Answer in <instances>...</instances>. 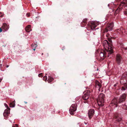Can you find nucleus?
Listing matches in <instances>:
<instances>
[{"instance_id":"20","label":"nucleus","mask_w":127,"mask_h":127,"mask_svg":"<svg viewBox=\"0 0 127 127\" xmlns=\"http://www.w3.org/2000/svg\"><path fill=\"white\" fill-rule=\"evenodd\" d=\"M119 30L122 32L123 34H124V32H125V30L123 29V28H121V29H119Z\"/></svg>"},{"instance_id":"1","label":"nucleus","mask_w":127,"mask_h":127,"mask_svg":"<svg viewBox=\"0 0 127 127\" xmlns=\"http://www.w3.org/2000/svg\"><path fill=\"white\" fill-rule=\"evenodd\" d=\"M103 46L105 52H108V57L109 56V54H111L113 53V50L111 45L107 40H105L103 41Z\"/></svg>"},{"instance_id":"8","label":"nucleus","mask_w":127,"mask_h":127,"mask_svg":"<svg viewBox=\"0 0 127 127\" xmlns=\"http://www.w3.org/2000/svg\"><path fill=\"white\" fill-rule=\"evenodd\" d=\"M126 96V95L125 94H123L119 99V102L121 103L123 101H124L125 99Z\"/></svg>"},{"instance_id":"25","label":"nucleus","mask_w":127,"mask_h":127,"mask_svg":"<svg viewBox=\"0 0 127 127\" xmlns=\"http://www.w3.org/2000/svg\"><path fill=\"white\" fill-rule=\"evenodd\" d=\"M123 108L125 110H127V106L126 105H125L123 107Z\"/></svg>"},{"instance_id":"6","label":"nucleus","mask_w":127,"mask_h":127,"mask_svg":"<svg viewBox=\"0 0 127 127\" xmlns=\"http://www.w3.org/2000/svg\"><path fill=\"white\" fill-rule=\"evenodd\" d=\"M113 27V24L112 23H110L108 25V27L104 30V32H107L108 31H111L112 30Z\"/></svg>"},{"instance_id":"21","label":"nucleus","mask_w":127,"mask_h":127,"mask_svg":"<svg viewBox=\"0 0 127 127\" xmlns=\"http://www.w3.org/2000/svg\"><path fill=\"white\" fill-rule=\"evenodd\" d=\"M108 40L109 41V44L111 45V46L112 45V41L111 39V38H109L108 39Z\"/></svg>"},{"instance_id":"23","label":"nucleus","mask_w":127,"mask_h":127,"mask_svg":"<svg viewBox=\"0 0 127 127\" xmlns=\"http://www.w3.org/2000/svg\"><path fill=\"white\" fill-rule=\"evenodd\" d=\"M127 0H124L122 2H121V4H125L127 2Z\"/></svg>"},{"instance_id":"34","label":"nucleus","mask_w":127,"mask_h":127,"mask_svg":"<svg viewBox=\"0 0 127 127\" xmlns=\"http://www.w3.org/2000/svg\"><path fill=\"white\" fill-rule=\"evenodd\" d=\"M16 127H17L18 126H17V125H16ZM12 127H14V126H12Z\"/></svg>"},{"instance_id":"4","label":"nucleus","mask_w":127,"mask_h":127,"mask_svg":"<svg viewBox=\"0 0 127 127\" xmlns=\"http://www.w3.org/2000/svg\"><path fill=\"white\" fill-rule=\"evenodd\" d=\"M95 112L94 109H90L88 112V117L90 119H91L93 116Z\"/></svg>"},{"instance_id":"40","label":"nucleus","mask_w":127,"mask_h":127,"mask_svg":"<svg viewBox=\"0 0 127 127\" xmlns=\"http://www.w3.org/2000/svg\"><path fill=\"white\" fill-rule=\"evenodd\" d=\"M25 103H27V102H25Z\"/></svg>"},{"instance_id":"7","label":"nucleus","mask_w":127,"mask_h":127,"mask_svg":"<svg viewBox=\"0 0 127 127\" xmlns=\"http://www.w3.org/2000/svg\"><path fill=\"white\" fill-rule=\"evenodd\" d=\"M90 92L89 91H87L82 96L84 100L88 99L90 95Z\"/></svg>"},{"instance_id":"3","label":"nucleus","mask_w":127,"mask_h":127,"mask_svg":"<svg viewBox=\"0 0 127 127\" xmlns=\"http://www.w3.org/2000/svg\"><path fill=\"white\" fill-rule=\"evenodd\" d=\"M76 110V105L75 104H73L70 107L69 111L71 115H73L75 111Z\"/></svg>"},{"instance_id":"31","label":"nucleus","mask_w":127,"mask_h":127,"mask_svg":"<svg viewBox=\"0 0 127 127\" xmlns=\"http://www.w3.org/2000/svg\"><path fill=\"white\" fill-rule=\"evenodd\" d=\"M2 31V30L1 28H0V32H1Z\"/></svg>"},{"instance_id":"33","label":"nucleus","mask_w":127,"mask_h":127,"mask_svg":"<svg viewBox=\"0 0 127 127\" xmlns=\"http://www.w3.org/2000/svg\"><path fill=\"white\" fill-rule=\"evenodd\" d=\"M125 50H127V48H124Z\"/></svg>"},{"instance_id":"35","label":"nucleus","mask_w":127,"mask_h":127,"mask_svg":"<svg viewBox=\"0 0 127 127\" xmlns=\"http://www.w3.org/2000/svg\"><path fill=\"white\" fill-rule=\"evenodd\" d=\"M87 123L85 122V125H87Z\"/></svg>"},{"instance_id":"28","label":"nucleus","mask_w":127,"mask_h":127,"mask_svg":"<svg viewBox=\"0 0 127 127\" xmlns=\"http://www.w3.org/2000/svg\"><path fill=\"white\" fill-rule=\"evenodd\" d=\"M4 105H5V107H6L7 109L8 108H9L8 107V106L6 104H4Z\"/></svg>"},{"instance_id":"12","label":"nucleus","mask_w":127,"mask_h":127,"mask_svg":"<svg viewBox=\"0 0 127 127\" xmlns=\"http://www.w3.org/2000/svg\"><path fill=\"white\" fill-rule=\"evenodd\" d=\"M95 86L99 89L101 87L102 85L98 81H95Z\"/></svg>"},{"instance_id":"36","label":"nucleus","mask_w":127,"mask_h":127,"mask_svg":"<svg viewBox=\"0 0 127 127\" xmlns=\"http://www.w3.org/2000/svg\"><path fill=\"white\" fill-rule=\"evenodd\" d=\"M9 67V65H7V66H6V67Z\"/></svg>"},{"instance_id":"39","label":"nucleus","mask_w":127,"mask_h":127,"mask_svg":"<svg viewBox=\"0 0 127 127\" xmlns=\"http://www.w3.org/2000/svg\"><path fill=\"white\" fill-rule=\"evenodd\" d=\"M11 104H12V103H11Z\"/></svg>"},{"instance_id":"15","label":"nucleus","mask_w":127,"mask_h":127,"mask_svg":"<svg viewBox=\"0 0 127 127\" xmlns=\"http://www.w3.org/2000/svg\"><path fill=\"white\" fill-rule=\"evenodd\" d=\"M31 25H28V26L25 28L26 31L28 32H29L31 31Z\"/></svg>"},{"instance_id":"37","label":"nucleus","mask_w":127,"mask_h":127,"mask_svg":"<svg viewBox=\"0 0 127 127\" xmlns=\"http://www.w3.org/2000/svg\"><path fill=\"white\" fill-rule=\"evenodd\" d=\"M116 86V84H115L114 85V87H115Z\"/></svg>"},{"instance_id":"10","label":"nucleus","mask_w":127,"mask_h":127,"mask_svg":"<svg viewBox=\"0 0 127 127\" xmlns=\"http://www.w3.org/2000/svg\"><path fill=\"white\" fill-rule=\"evenodd\" d=\"M2 28L4 30V31H6L9 28V26L6 24H4L2 26Z\"/></svg>"},{"instance_id":"24","label":"nucleus","mask_w":127,"mask_h":127,"mask_svg":"<svg viewBox=\"0 0 127 127\" xmlns=\"http://www.w3.org/2000/svg\"><path fill=\"white\" fill-rule=\"evenodd\" d=\"M47 79V76H44L43 78V80L45 81Z\"/></svg>"},{"instance_id":"27","label":"nucleus","mask_w":127,"mask_h":127,"mask_svg":"<svg viewBox=\"0 0 127 127\" xmlns=\"http://www.w3.org/2000/svg\"><path fill=\"white\" fill-rule=\"evenodd\" d=\"M42 73H40L38 74V76L39 77H41V76H43L42 75Z\"/></svg>"},{"instance_id":"29","label":"nucleus","mask_w":127,"mask_h":127,"mask_svg":"<svg viewBox=\"0 0 127 127\" xmlns=\"http://www.w3.org/2000/svg\"><path fill=\"white\" fill-rule=\"evenodd\" d=\"M15 106V104H13L12 106L11 105V106H10V107H14Z\"/></svg>"},{"instance_id":"19","label":"nucleus","mask_w":127,"mask_h":127,"mask_svg":"<svg viewBox=\"0 0 127 127\" xmlns=\"http://www.w3.org/2000/svg\"><path fill=\"white\" fill-rule=\"evenodd\" d=\"M127 89V85H125L124 87H122L121 89L124 91L125 90Z\"/></svg>"},{"instance_id":"18","label":"nucleus","mask_w":127,"mask_h":127,"mask_svg":"<svg viewBox=\"0 0 127 127\" xmlns=\"http://www.w3.org/2000/svg\"><path fill=\"white\" fill-rule=\"evenodd\" d=\"M32 47L33 50L35 51V50L36 48L37 47V45L36 44H32Z\"/></svg>"},{"instance_id":"14","label":"nucleus","mask_w":127,"mask_h":127,"mask_svg":"<svg viewBox=\"0 0 127 127\" xmlns=\"http://www.w3.org/2000/svg\"><path fill=\"white\" fill-rule=\"evenodd\" d=\"M97 26V25L96 24L93 22L91 23V29L92 30H94L95 28Z\"/></svg>"},{"instance_id":"26","label":"nucleus","mask_w":127,"mask_h":127,"mask_svg":"<svg viewBox=\"0 0 127 127\" xmlns=\"http://www.w3.org/2000/svg\"><path fill=\"white\" fill-rule=\"evenodd\" d=\"M83 22L84 23H86L87 22V19H84L83 21Z\"/></svg>"},{"instance_id":"13","label":"nucleus","mask_w":127,"mask_h":127,"mask_svg":"<svg viewBox=\"0 0 127 127\" xmlns=\"http://www.w3.org/2000/svg\"><path fill=\"white\" fill-rule=\"evenodd\" d=\"M99 56L101 59L102 60L106 56V54H104L101 52Z\"/></svg>"},{"instance_id":"38","label":"nucleus","mask_w":127,"mask_h":127,"mask_svg":"<svg viewBox=\"0 0 127 127\" xmlns=\"http://www.w3.org/2000/svg\"><path fill=\"white\" fill-rule=\"evenodd\" d=\"M109 6V4H108V6Z\"/></svg>"},{"instance_id":"17","label":"nucleus","mask_w":127,"mask_h":127,"mask_svg":"<svg viewBox=\"0 0 127 127\" xmlns=\"http://www.w3.org/2000/svg\"><path fill=\"white\" fill-rule=\"evenodd\" d=\"M115 117H116L115 119L116 121H117L118 122H119L120 121L122 120V119L121 118H119L118 116H115Z\"/></svg>"},{"instance_id":"9","label":"nucleus","mask_w":127,"mask_h":127,"mask_svg":"<svg viewBox=\"0 0 127 127\" xmlns=\"http://www.w3.org/2000/svg\"><path fill=\"white\" fill-rule=\"evenodd\" d=\"M10 108H8L6 109H5L3 113V115L4 116H8V114L10 112Z\"/></svg>"},{"instance_id":"30","label":"nucleus","mask_w":127,"mask_h":127,"mask_svg":"<svg viewBox=\"0 0 127 127\" xmlns=\"http://www.w3.org/2000/svg\"><path fill=\"white\" fill-rule=\"evenodd\" d=\"M30 14L29 13H27L26 14V15L27 16L29 17L30 16Z\"/></svg>"},{"instance_id":"5","label":"nucleus","mask_w":127,"mask_h":127,"mask_svg":"<svg viewBox=\"0 0 127 127\" xmlns=\"http://www.w3.org/2000/svg\"><path fill=\"white\" fill-rule=\"evenodd\" d=\"M116 60L117 63L119 65L122 63L123 60L121 56L119 54H117L116 56Z\"/></svg>"},{"instance_id":"11","label":"nucleus","mask_w":127,"mask_h":127,"mask_svg":"<svg viewBox=\"0 0 127 127\" xmlns=\"http://www.w3.org/2000/svg\"><path fill=\"white\" fill-rule=\"evenodd\" d=\"M112 104L113 105H115V107H117V100L115 98L113 99L112 101Z\"/></svg>"},{"instance_id":"32","label":"nucleus","mask_w":127,"mask_h":127,"mask_svg":"<svg viewBox=\"0 0 127 127\" xmlns=\"http://www.w3.org/2000/svg\"><path fill=\"white\" fill-rule=\"evenodd\" d=\"M2 78H0V82H1L2 79Z\"/></svg>"},{"instance_id":"2","label":"nucleus","mask_w":127,"mask_h":127,"mask_svg":"<svg viewBox=\"0 0 127 127\" xmlns=\"http://www.w3.org/2000/svg\"><path fill=\"white\" fill-rule=\"evenodd\" d=\"M104 95L102 93L100 94L98 96L97 102L98 106H102L104 105Z\"/></svg>"},{"instance_id":"16","label":"nucleus","mask_w":127,"mask_h":127,"mask_svg":"<svg viewBox=\"0 0 127 127\" xmlns=\"http://www.w3.org/2000/svg\"><path fill=\"white\" fill-rule=\"evenodd\" d=\"M53 80V78L50 76H49L48 80H47L49 83L51 82Z\"/></svg>"},{"instance_id":"22","label":"nucleus","mask_w":127,"mask_h":127,"mask_svg":"<svg viewBox=\"0 0 127 127\" xmlns=\"http://www.w3.org/2000/svg\"><path fill=\"white\" fill-rule=\"evenodd\" d=\"M122 8L121 7V5H120L119 6V7L118 8V9L116 11H120L122 9Z\"/></svg>"}]
</instances>
